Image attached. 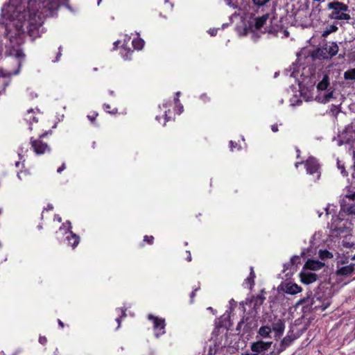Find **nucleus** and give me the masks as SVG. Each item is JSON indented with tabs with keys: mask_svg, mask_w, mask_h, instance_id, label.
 Here are the masks:
<instances>
[{
	"mask_svg": "<svg viewBox=\"0 0 355 355\" xmlns=\"http://www.w3.org/2000/svg\"><path fill=\"white\" fill-rule=\"evenodd\" d=\"M67 1L8 0L1 8V27L12 44L23 42L26 24L29 36L35 40L44 32V19L55 15L60 6Z\"/></svg>",
	"mask_w": 355,
	"mask_h": 355,
	"instance_id": "nucleus-1",
	"label": "nucleus"
},
{
	"mask_svg": "<svg viewBox=\"0 0 355 355\" xmlns=\"http://www.w3.org/2000/svg\"><path fill=\"white\" fill-rule=\"evenodd\" d=\"M329 85V77L324 75L316 87V94L313 93L310 96L305 98L306 101L315 100L321 103L329 102L333 98V92H325Z\"/></svg>",
	"mask_w": 355,
	"mask_h": 355,
	"instance_id": "nucleus-2",
	"label": "nucleus"
},
{
	"mask_svg": "<svg viewBox=\"0 0 355 355\" xmlns=\"http://www.w3.org/2000/svg\"><path fill=\"white\" fill-rule=\"evenodd\" d=\"M56 234L59 239H62L64 243L71 246L73 249H74L80 242L79 236L71 231V224L70 221H67L63 223L56 232Z\"/></svg>",
	"mask_w": 355,
	"mask_h": 355,
	"instance_id": "nucleus-3",
	"label": "nucleus"
},
{
	"mask_svg": "<svg viewBox=\"0 0 355 355\" xmlns=\"http://www.w3.org/2000/svg\"><path fill=\"white\" fill-rule=\"evenodd\" d=\"M310 15L309 2L308 0L302 2L298 8L293 9L289 14L293 18L295 25L305 26Z\"/></svg>",
	"mask_w": 355,
	"mask_h": 355,
	"instance_id": "nucleus-4",
	"label": "nucleus"
},
{
	"mask_svg": "<svg viewBox=\"0 0 355 355\" xmlns=\"http://www.w3.org/2000/svg\"><path fill=\"white\" fill-rule=\"evenodd\" d=\"M180 92H178L175 94V97L174 99L168 100L162 103V105L159 106L160 110H163L164 111V119L162 123L163 125H165L166 122L173 119V116L171 114V107L175 105L176 112L178 114H180L183 112V105L180 102Z\"/></svg>",
	"mask_w": 355,
	"mask_h": 355,
	"instance_id": "nucleus-5",
	"label": "nucleus"
},
{
	"mask_svg": "<svg viewBox=\"0 0 355 355\" xmlns=\"http://www.w3.org/2000/svg\"><path fill=\"white\" fill-rule=\"evenodd\" d=\"M327 8L331 10L330 17L334 19L348 21L351 17L347 12L349 7L347 5L340 1H332L327 4Z\"/></svg>",
	"mask_w": 355,
	"mask_h": 355,
	"instance_id": "nucleus-6",
	"label": "nucleus"
},
{
	"mask_svg": "<svg viewBox=\"0 0 355 355\" xmlns=\"http://www.w3.org/2000/svg\"><path fill=\"white\" fill-rule=\"evenodd\" d=\"M331 297L330 292L324 294V292H322L320 289L313 296L310 301H308V304L313 310L324 311L331 304Z\"/></svg>",
	"mask_w": 355,
	"mask_h": 355,
	"instance_id": "nucleus-7",
	"label": "nucleus"
},
{
	"mask_svg": "<svg viewBox=\"0 0 355 355\" xmlns=\"http://www.w3.org/2000/svg\"><path fill=\"white\" fill-rule=\"evenodd\" d=\"M338 51V46L336 42H327L316 51V56L320 59H329L336 55Z\"/></svg>",
	"mask_w": 355,
	"mask_h": 355,
	"instance_id": "nucleus-8",
	"label": "nucleus"
},
{
	"mask_svg": "<svg viewBox=\"0 0 355 355\" xmlns=\"http://www.w3.org/2000/svg\"><path fill=\"white\" fill-rule=\"evenodd\" d=\"M148 319L153 322L155 337L159 338L166 333V322L164 318L149 314Z\"/></svg>",
	"mask_w": 355,
	"mask_h": 355,
	"instance_id": "nucleus-9",
	"label": "nucleus"
},
{
	"mask_svg": "<svg viewBox=\"0 0 355 355\" xmlns=\"http://www.w3.org/2000/svg\"><path fill=\"white\" fill-rule=\"evenodd\" d=\"M304 166L306 173L309 175L316 174L315 179L318 180L320 178V165L317 159L313 157H309L304 162Z\"/></svg>",
	"mask_w": 355,
	"mask_h": 355,
	"instance_id": "nucleus-10",
	"label": "nucleus"
},
{
	"mask_svg": "<svg viewBox=\"0 0 355 355\" xmlns=\"http://www.w3.org/2000/svg\"><path fill=\"white\" fill-rule=\"evenodd\" d=\"M354 132L350 128H345L338 136V138L334 140L336 141L338 146H340L345 144H348L354 140Z\"/></svg>",
	"mask_w": 355,
	"mask_h": 355,
	"instance_id": "nucleus-11",
	"label": "nucleus"
},
{
	"mask_svg": "<svg viewBox=\"0 0 355 355\" xmlns=\"http://www.w3.org/2000/svg\"><path fill=\"white\" fill-rule=\"evenodd\" d=\"M31 143L34 152L37 155H43L46 153H49L51 151V148L48 146V144L46 143L43 142L40 139H33V138H31Z\"/></svg>",
	"mask_w": 355,
	"mask_h": 355,
	"instance_id": "nucleus-12",
	"label": "nucleus"
},
{
	"mask_svg": "<svg viewBox=\"0 0 355 355\" xmlns=\"http://www.w3.org/2000/svg\"><path fill=\"white\" fill-rule=\"evenodd\" d=\"M301 282L304 284H310L315 282L318 279V275L310 270L303 267L300 273Z\"/></svg>",
	"mask_w": 355,
	"mask_h": 355,
	"instance_id": "nucleus-13",
	"label": "nucleus"
},
{
	"mask_svg": "<svg viewBox=\"0 0 355 355\" xmlns=\"http://www.w3.org/2000/svg\"><path fill=\"white\" fill-rule=\"evenodd\" d=\"M280 288L284 292L290 295H295L302 291V288L293 282H283Z\"/></svg>",
	"mask_w": 355,
	"mask_h": 355,
	"instance_id": "nucleus-14",
	"label": "nucleus"
},
{
	"mask_svg": "<svg viewBox=\"0 0 355 355\" xmlns=\"http://www.w3.org/2000/svg\"><path fill=\"white\" fill-rule=\"evenodd\" d=\"M130 40V37L125 35L124 36L123 42L122 44V49L121 50V55L125 60H130L131 55L133 52L128 46V43Z\"/></svg>",
	"mask_w": 355,
	"mask_h": 355,
	"instance_id": "nucleus-15",
	"label": "nucleus"
},
{
	"mask_svg": "<svg viewBox=\"0 0 355 355\" xmlns=\"http://www.w3.org/2000/svg\"><path fill=\"white\" fill-rule=\"evenodd\" d=\"M285 329V324L283 320L279 318H275V321L272 324V330L275 333V338H280Z\"/></svg>",
	"mask_w": 355,
	"mask_h": 355,
	"instance_id": "nucleus-16",
	"label": "nucleus"
},
{
	"mask_svg": "<svg viewBox=\"0 0 355 355\" xmlns=\"http://www.w3.org/2000/svg\"><path fill=\"white\" fill-rule=\"evenodd\" d=\"M271 344L272 342H263L262 340H259L252 344L251 349L254 352H262L269 349Z\"/></svg>",
	"mask_w": 355,
	"mask_h": 355,
	"instance_id": "nucleus-17",
	"label": "nucleus"
},
{
	"mask_svg": "<svg viewBox=\"0 0 355 355\" xmlns=\"http://www.w3.org/2000/svg\"><path fill=\"white\" fill-rule=\"evenodd\" d=\"M324 266V263L317 260L313 259H308L304 267L308 270H310L312 272L317 271L322 268Z\"/></svg>",
	"mask_w": 355,
	"mask_h": 355,
	"instance_id": "nucleus-18",
	"label": "nucleus"
},
{
	"mask_svg": "<svg viewBox=\"0 0 355 355\" xmlns=\"http://www.w3.org/2000/svg\"><path fill=\"white\" fill-rule=\"evenodd\" d=\"M355 272V263L340 267L337 270V274L341 276H349Z\"/></svg>",
	"mask_w": 355,
	"mask_h": 355,
	"instance_id": "nucleus-19",
	"label": "nucleus"
},
{
	"mask_svg": "<svg viewBox=\"0 0 355 355\" xmlns=\"http://www.w3.org/2000/svg\"><path fill=\"white\" fill-rule=\"evenodd\" d=\"M269 15L265 14L263 15L261 17H257L254 19V29L257 31L261 30L263 25L266 24L267 21L268 20Z\"/></svg>",
	"mask_w": 355,
	"mask_h": 355,
	"instance_id": "nucleus-20",
	"label": "nucleus"
},
{
	"mask_svg": "<svg viewBox=\"0 0 355 355\" xmlns=\"http://www.w3.org/2000/svg\"><path fill=\"white\" fill-rule=\"evenodd\" d=\"M255 274L254 272L253 267H250V272L249 276L245 279V284L249 286V288L252 289L254 284Z\"/></svg>",
	"mask_w": 355,
	"mask_h": 355,
	"instance_id": "nucleus-21",
	"label": "nucleus"
},
{
	"mask_svg": "<svg viewBox=\"0 0 355 355\" xmlns=\"http://www.w3.org/2000/svg\"><path fill=\"white\" fill-rule=\"evenodd\" d=\"M35 111L33 109H31L27 111V113L25 115V119L31 125L33 122H37V119L34 115Z\"/></svg>",
	"mask_w": 355,
	"mask_h": 355,
	"instance_id": "nucleus-22",
	"label": "nucleus"
},
{
	"mask_svg": "<svg viewBox=\"0 0 355 355\" xmlns=\"http://www.w3.org/2000/svg\"><path fill=\"white\" fill-rule=\"evenodd\" d=\"M132 44L135 49L141 50L144 46V41L139 37H137L132 41Z\"/></svg>",
	"mask_w": 355,
	"mask_h": 355,
	"instance_id": "nucleus-23",
	"label": "nucleus"
},
{
	"mask_svg": "<svg viewBox=\"0 0 355 355\" xmlns=\"http://www.w3.org/2000/svg\"><path fill=\"white\" fill-rule=\"evenodd\" d=\"M271 331H272V329L270 327L263 326V327H260V329L259 330V334L263 338H267L270 336Z\"/></svg>",
	"mask_w": 355,
	"mask_h": 355,
	"instance_id": "nucleus-24",
	"label": "nucleus"
},
{
	"mask_svg": "<svg viewBox=\"0 0 355 355\" xmlns=\"http://www.w3.org/2000/svg\"><path fill=\"white\" fill-rule=\"evenodd\" d=\"M338 30V27L335 25H330L326 27L322 31V36L324 37H327L330 33L336 32Z\"/></svg>",
	"mask_w": 355,
	"mask_h": 355,
	"instance_id": "nucleus-25",
	"label": "nucleus"
},
{
	"mask_svg": "<svg viewBox=\"0 0 355 355\" xmlns=\"http://www.w3.org/2000/svg\"><path fill=\"white\" fill-rule=\"evenodd\" d=\"M341 222L342 220L339 218H338L337 216H333L331 223V228L333 230L339 231L341 229V227H338V223Z\"/></svg>",
	"mask_w": 355,
	"mask_h": 355,
	"instance_id": "nucleus-26",
	"label": "nucleus"
},
{
	"mask_svg": "<svg viewBox=\"0 0 355 355\" xmlns=\"http://www.w3.org/2000/svg\"><path fill=\"white\" fill-rule=\"evenodd\" d=\"M343 76L345 80H355V68L347 70Z\"/></svg>",
	"mask_w": 355,
	"mask_h": 355,
	"instance_id": "nucleus-27",
	"label": "nucleus"
},
{
	"mask_svg": "<svg viewBox=\"0 0 355 355\" xmlns=\"http://www.w3.org/2000/svg\"><path fill=\"white\" fill-rule=\"evenodd\" d=\"M293 340V338L289 336H286V337H284L283 338V340L281 341V345H282L281 350H284L286 347L290 345V344L292 343Z\"/></svg>",
	"mask_w": 355,
	"mask_h": 355,
	"instance_id": "nucleus-28",
	"label": "nucleus"
},
{
	"mask_svg": "<svg viewBox=\"0 0 355 355\" xmlns=\"http://www.w3.org/2000/svg\"><path fill=\"white\" fill-rule=\"evenodd\" d=\"M300 257H298V256H294L293 257L291 260H290V262L285 264L284 265V267L286 268V270H288V266H291L293 267L295 264H298L300 263Z\"/></svg>",
	"mask_w": 355,
	"mask_h": 355,
	"instance_id": "nucleus-29",
	"label": "nucleus"
},
{
	"mask_svg": "<svg viewBox=\"0 0 355 355\" xmlns=\"http://www.w3.org/2000/svg\"><path fill=\"white\" fill-rule=\"evenodd\" d=\"M319 257L321 259H331L333 257V254L327 250H320Z\"/></svg>",
	"mask_w": 355,
	"mask_h": 355,
	"instance_id": "nucleus-30",
	"label": "nucleus"
},
{
	"mask_svg": "<svg viewBox=\"0 0 355 355\" xmlns=\"http://www.w3.org/2000/svg\"><path fill=\"white\" fill-rule=\"evenodd\" d=\"M116 311H117L118 314L121 313V315H122L121 316L118 317V318H116V321L118 323L117 329H119L120 327V326H121V318L122 317H125L126 314H125V310L122 309V308L116 309Z\"/></svg>",
	"mask_w": 355,
	"mask_h": 355,
	"instance_id": "nucleus-31",
	"label": "nucleus"
},
{
	"mask_svg": "<svg viewBox=\"0 0 355 355\" xmlns=\"http://www.w3.org/2000/svg\"><path fill=\"white\" fill-rule=\"evenodd\" d=\"M103 109L105 112L110 113V114H114L116 113H117V109L116 108H114L112 110H110V105L109 104H106L105 103L103 105Z\"/></svg>",
	"mask_w": 355,
	"mask_h": 355,
	"instance_id": "nucleus-32",
	"label": "nucleus"
},
{
	"mask_svg": "<svg viewBox=\"0 0 355 355\" xmlns=\"http://www.w3.org/2000/svg\"><path fill=\"white\" fill-rule=\"evenodd\" d=\"M337 165H338V169L340 171V173L341 174L343 175V176H347V173L344 168V166L343 164H341V162L340 161H338L337 162Z\"/></svg>",
	"mask_w": 355,
	"mask_h": 355,
	"instance_id": "nucleus-33",
	"label": "nucleus"
},
{
	"mask_svg": "<svg viewBox=\"0 0 355 355\" xmlns=\"http://www.w3.org/2000/svg\"><path fill=\"white\" fill-rule=\"evenodd\" d=\"M270 0H252V2L257 6H263Z\"/></svg>",
	"mask_w": 355,
	"mask_h": 355,
	"instance_id": "nucleus-34",
	"label": "nucleus"
},
{
	"mask_svg": "<svg viewBox=\"0 0 355 355\" xmlns=\"http://www.w3.org/2000/svg\"><path fill=\"white\" fill-rule=\"evenodd\" d=\"M153 236H145L144 238V241L148 243L149 244H152L153 241Z\"/></svg>",
	"mask_w": 355,
	"mask_h": 355,
	"instance_id": "nucleus-35",
	"label": "nucleus"
},
{
	"mask_svg": "<svg viewBox=\"0 0 355 355\" xmlns=\"http://www.w3.org/2000/svg\"><path fill=\"white\" fill-rule=\"evenodd\" d=\"M290 78H296L297 76L295 74V67L293 68V70L292 71V69L291 68L287 73Z\"/></svg>",
	"mask_w": 355,
	"mask_h": 355,
	"instance_id": "nucleus-36",
	"label": "nucleus"
},
{
	"mask_svg": "<svg viewBox=\"0 0 355 355\" xmlns=\"http://www.w3.org/2000/svg\"><path fill=\"white\" fill-rule=\"evenodd\" d=\"M164 5L166 9L171 10L173 8V4L170 3L168 0H165Z\"/></svg>",
	"mask_w": 355,
	"mask_h": 355,
	"instance_id": "nucleus-37",
	"label": "nucleus"
},
{
	"mask_svg": "<svg viewBox=\"0 0 355 355\" xmlns=\"http://www.w3.org/2000/svg\"><path fill=\"white\" fill-rule=\"evenodd\" d=\"M200 98L205 103L208 101L209 100V97L207 96L206 94H203L200 95Z\"/></svg>",
	"mask_w": 355,
	"mask_h": 355,
	"instance_id": "nucleus-38",
	"label": "nucleus"
},
{
	"mask_svg": "<svg viewBox=\"0 0 355 355\" xmlns=\"http://www.w3.org/2000/svg\"><path fill=\"white\" fill-rule=\"evenodd\" d=\"M217 31H218V29H217V28H210V29L208 31V33L210 34V35H211V36H214V35H216Z\"/></svg>",
	"mask_w": 355,
	"mask_h": 355,
	"instance_id": "nucleus-39",
	"label": "nucleus"
},
{
	"mask_svg": "<svg viewBox=\"0 0 355 355\" xmlns=\"http://www.w3.org/2000/svg\"><path fill=\"white\" fill-rule=\"evenodd\" d=\"M348 211L352 214H355V205H352L348 208Z\"/></svg>",
	"mask_w": 355,
	"mask_h": 355,
	"instance_id": "nucleus-40",
	"label": "nucleus"
},
{
	"mask_svg": "<svg viewBox=\"0 0 355 355\" xmlns=\"http://www.w3.org/2000/svg\"><path fill=\"white\" fill-rule=\"evenodd\" d=\"M236 146H237V144L236 143H234L232 141H230V150L232 151L234 150V149L236 148Z\"/></svg>",
	"mask_w": 355,
	"mask_h": 355,
	"instance_id": "nucleus-41",
	"label": "nucleus"
},
{
	"mask_svg": "<svg viewBox=\"0 0 355 355\" xmlns=\"http://www.w3.org/2000/svg\"><path fill=\"white\" fill-rule=\"evenodd\" d=\"M97 116H98V114L97 113H94L93 115H88L87 118L91 121H94Z\"/></svg>",
	"mask_w": 355,
	"mask_h": 355,
	"instance_id": "nucleus-42",
	"label": "nucleus"
},
{
	"mask_svg": "<svg viewBox=\"0 0 355 355\" xmlns=\"http://www.w3.org/2000/svg\"><path fill=\"white\" fill-rule=\"evenodd\" d=\"M290 101H291V105L292 106H295V105H298V104H299V103H300V102H301V101H300V100H298V101H297V103H295V100H294L293 98H291Z\"/></svg>",
	"mask_w": 355,
	"mask_h": 355,
	"instance_id": "nucleus-43",
	"label": "nucleus"
},
{
	"mask_svg": "<svg viewBox=\"0 0 355 355\" xmlns=\"http://www.w3.org/2000/svg\"><path fill=\"white\" fill-rule=\"evenodd\" d=\"M65 169V164H63L60 167H59L57 170V172L60 173L62 171H63Z\"/></svg>",
	"mask_w": 355,
	"mask_h": 355,
	"instance_id": "nucleus-44",
	"label": "nucleus"
},
{
	"mask_svg": "<svg viewBox=\"0 0 355 355\" xmlns=\"http://www.w3.org/2000/svg\"><path fill=\"white\" fill-rule=\"evenodd\" d=\"M39 341L41 344H44L46 342V338L45 337L40 336L39 338Z\"/></svg>",
	"mask_w": 355,
	"mask_h": 355,
	"instance_id": "nucleus-45",
	"label": "nucleus"
},
{
	"mask_svg": "<svg viewBox=\"0 0 355 355\" xmlns=\"http://www.w3.org/2000/svg\"><path fill=\"white\" fill-rule=\"evenodd\" d=\"M271 130H272V132H277V131H278V127H277V125H275H275H272L271 126Z\"/></svg>",
	"mask_w": 355,
	"mask_h": 355,
	"instance_id": "nucleus-46",
	"label": "nucleus"
},
{
	"mask_svg": "<svg viewBox=\"0 0 355 355\" xmlns=\"http://www.w3.org/2000/svg\"><path fill=\"white\" fill-rule=\"evenodd\" d=\"M227 3L228 4V6L232 7L233 8H236L237 7V6L235 3L230 2L229 0H227Z\"/></svg>",
	"mask_w": 355,
	"mask_h": 355,
	"instance_id": "nucleus-47",
	"label": "nucleus"
},
{
	"mask_svg": "<svg viewBox=\"0 0 355 355\" xmlns=\"http://www.w3.org/2000/svg\"><path fill=\"white\" fill-rule=\"evenodd\" d=\"M54 220L60 223L62 221V218L59 215H55L54 217Z\"/></svg>",
	"mask_w": 355,
	"mask_h": 355,
	"instance_id": "nucleus-48",
	"label": "nucleus"
},
{
	"mask_svg": "<svg viewBox=\"0 0 355 355\" xmlns=\"http://www.w3.org/2000/svg\"><path fill=\"white\" fill-rule=\"evenodd\" d=\"M197 290H198V288L195 289L193 291L191 292V299H193L195 297L196 292Z\"/></svg>",
	"mask_w": 355,
	"mask_h": 355,
	"instance_id": "nucleus-49",
	"label": "nucleus"
},
{
	"mask_svg": "<svg viewBox=\"0 0 355 355\" xmlns=\"http://www.w3.org/2000/svg\"><path fill=\"white\" fill-rule=\"evenodd\" d=\"M53 207L52 205H48L46 208V210H51V209H53Z\"/></svg>",
	"mask_w": 355,
	"mask_h": 355,
	"instance_id": "nucleus-50",
	"label": "nucleus"
},
{
	"mask_svg": "<svg viewBox=\"0 0 355 355\" xmlns=\"http://www.w3.org/2000/svg\"><path fill=\"white\" fill-rule=\"evenodd\" d=\"M121 42L120 40H117L114 42V49L116 48L117 45L120 44Z\"/></svg>",
	"mask_w": 355,
	"mask_h": 355,
	"instance_id": "nucleus-51",
	"label": "nucleus"
},
{
	"mask_svg": "<svg viewBox=\"0 0 355 355\" xmlns=\"http://www.w3.org/2000/svg\"><path fill=\"white\" fill-rule=\"evenodd\" d=\"M329 207H330L328 206V207H325V209H324L327 215L331 214V212L329 211Z\"/></svg>",
	"mask_w": 355,
	"mask_h": 355,
	"instance_id": "nucleus-52",
	"label": "nucleus"
},
{
	"mask_svg": "<svg viewBox=\"0 0 355 355\" xmlns=\"http://www.w3.org/2000/svg\"><path fill=\"white\" fill-rule=\"evenodd\" d=\"M207 309H208V310H209V311H211V313H212L214 315H215V314H216V311L212 309V307H210V306H209V307H208V308H207Z\"/></svg>",
	"mask_w": 355,
	"mask_h": 355,
	"instance_id": "nucleus-53",
	"label": "nucleus"
},
{
	"mask_svg": "<svg viewBox=\"0 0 355 355\" xmlns=\"http://www.w3.org/2000/svg\"><path fill=\"white\" fill-rule=\"evenodd\" d=\"M187 252L189 253V255H188L187 259L188 261H191V255L189 252Z\"/></svg>",
	"mask_w": 355,
	"mask_h": 355,
	"instance_id": "nucleus-54",
	"label": "nucleus"
},
{
	"mask_svg": "<svg viewBox=\"0 0 355 355\" xmlns=\"http://www.w3.org/2000/svg\"><path fill=\"white\" fill-rule=\"evenodd\" d=\"M58 324L61 327H64V324L60 320H58Z\"/></svg>",
	"mask_w": 355,
	"mask_h": 355,
	"instance_id": "nucleus-55",
	"label": "nucleus"
},
{
	"mask_svg": "<svg viewBox=\"0 0 355 355\" xmlns=\"http://www.w3.org/2000/svg\"><path fill=\"white\" fill-rule=\"evenodd\" d=\"M302 163H303L302 162H296V163L295 164V166L296 168H297V167L299 166V165H300V164H302Z\"/></svg>",
	"mask_w": 355,
	"mask_h": 355,
	"instance_id": "nucleus-56",
	"label": "nucleus"
},
{
	"mask_svg": "<svg viewBox=\"0 0 355 355\" xmlns=\"http://www.w3.org/2000/svg\"><path fill=\"white\" fill-rule=\"evenodd\" d=\"M155 119H156V120H157V121H159V123H162V121H161V119H161V116H157Z\"/></svg>",
	"mask_w": 355,
	"mask_h": 355,
	"instance_id": "nucleus-57",
	"label": "nucleus"
},
{
	"mask_svg": "<svg viewBox=\"0 0 355 355\" xmlns=\"http://www.w3.org/2000/svg\"><path fill=\"white\" fill-rule=\"evenodd\" d=\"M351 198L355 200V192L351 195Z\"/></svg>",
	"mask_w": 355,
	"mask_h": 355,
	"instance_id": "nucleus-58",
	"label": "nucleus"
},
{
	"mask_svg": "<svg viewBox=\"0 0 355 355\" xmlns=\"http://www.w3.org/2000/svg\"><path fill=\"white\" fill-rule=\"evenodd\" d=\"M60 55H61V53H60V52H59V53H58V55H57V58H56V61H58V58H59V57H60Z\"/></svg>",
	"mask_w": 355,
	"mask_h": 355,
	"instance_id": "nucleus-59",
	"label": "nucleus"
},
{
	"mask_svg": "<svg viewBox=\"0 0 355 355\" xmlns=\"http://www.w3.org/2000/svg\"><path fill=\"white\" fill-rule=\"evenodd\" d=\"M19 164H20V163H19V162H17L15 163V166H16L17 167H19Z\"/></svg>",
	"mask_w": 355,
	"mask_h": 355,
	"instance_id": "nucleus-60",
	"label": "nucleus"
},
{
	"mask_svg": "<svg viewBox=\"0 0 355 355\" xmlns=\"http://www.w3.org/2000/svg\"><path fill=\"white\" fill-rule=\"evenodd\" d=\"M242 355H258L257 354H245Z\"/></svg>",
	"mask_w": 355,
	"mask_h": 355,
	"instance_id": "nucleus-61",
	"label": "nucleus"
},
{
	"mask_svg": "<svg viewBox=\"0 0 355 355\" xmlns=\"http://www.w3.org/2000/svg\"><path fill=\"white\" fill-rule=\"evenodd\" d=\"M318 216H319V217H320V216H322V212H319V211L318 212Z\"/></svg>",
	"mask_w": 355,
	"mask_h": 355,
	"instance_id": "nucleus-62",
	"label": "nucleus"
},
{
	"mask_svg": "<svg viewBox=\"0 0 355 355\" xmlns=\"http://www.w3.org/2000/svg\"><path fill=\"white\" fill-rule=\"evenodd\" d=\"M297 157H300V150H297Z\"/></svg>",
	"mask_w": 355,
	"mask_h": 355,
	"instance_id": "nucleus-63",
	"label": "nucleus"
},
{
	"mask_svg": "<svg viewBox=\"0 0 355 355\" xmlns=\"http://www.w3.org/2000/svg\"><path fill=\"white\" fill-rule=\"evenodd\" d=\"M352 260H355V254L354 255V257H352Z\"/></svg>",
	"mask_w": 355,
	"mask_h": 355,
	"instance_id": "nucleus-64",
	"label": "nucleus"
}]
</instances>
